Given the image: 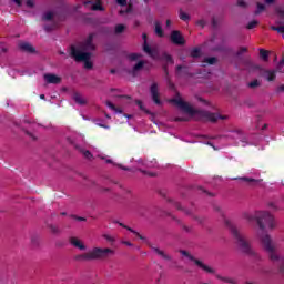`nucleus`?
<instances>
[{"label": "nucleus", "mask_w": 284, "mask_h": 284, "mask_svg": "<svg viewBox=\"0 0 284 284\" xmlns=\"http://www.w3.org/2000/svg\"><path fill=\"white\" fill-rule=\"evenodd\" d=\"M180 254H182V256H185L189 261L195 263V265H197V267H201V270L206 272V274H215L216 271L214 268L205 265L203 262H201V260H196L192 254H190V252L185 250H180Z\"/></svg>", "instance_id": "nucleus-7"}, {"label": "nucleus", "mask_w": 284, "mask_h": 284, "mask_svg": "<svg viewBox=\"0 0 284 284\" xmlns=\"http://www.w3.org/2000/svg\"><path fill=\"white\" fill-rule=\"evenodd\" d=\"M143 51H144L146 54H149V57H152V54L154 53V52L152 51V48L148 45V42H144V44H143Z\"/></svg>", "instance_id": "nucleus-30"}, {"label": "nucleus", "mask_w": 284, "mask_h": 284, "mask_svg": "<svg viewBox=\"0 0 284 284\" xmlns=\"http://www.w3.org/2000/svg\"><path fill=\"white\" fill-rule=\"evenodd\" d=\"M106 105L108 108H110V110H116V105H114V103H112L111 101H106Z\"/></svg>", "instance_id": "nucleus-44"}, {"label": "nucleus", "mask_w": 284, "mask_h": 284, "mask_svg": "<svg viewBox=\"0 0 284 284\" xmlns=\"http://www.w3.org/2000/svg\"><path fill=\"white\" fill-rule=\"evenodd\" d=\"M171 42L174 45H183L185 43V38L183 37V33L179 30H173L170 36Z\"/></svg>", "instance_id": "nucleus-9"}, {"label": "nucleus", "mask_w": 284, "mask_h": 284, "mask_svg": "<svg viewBox=\"0 0 284 284\" xmlns=\"http://www.w3.org/2000/svg\"><path fill=\"white\" fill-rule=\"evenodd\" d=\"M237 6L240 8H247V2H245V0H237Z\"/></svg>", "instance_id": "nucleus-41"}, {"label": "nucleus", "mask_w": 284, "mask_h": 284, "mask_svg": "<svg viewBox=\"0 0 284 284\" xmlns=\"http://www.w3.org/2000/svg\"><path fill=\"white\" fill-rule=\"evenodd\" d=\"M161 60L174 65V58H172L168 52L162 53Z\"/></svg>", "instance_id": "nucleus-22"}, {"label": "nucleus", "mask_w": 284, "mask_h": 284, "mask_svg": "<svg viewBox=\"0 0 284 284\" xmlns=\"http://www.w3.org/2000/svg\"><path fill=\"white\" fill-rule=\"evenodd\" d=\"M100 128H104V130H110V125L106 124H99Z\"/></svg>", "instance_id": "nucleus-59"}, {"label": "nucleus", "mask_w": 284, "mask_h": 284, "mask_svg": "<svg viewBox=\"0 0 284 284\" xmlns=\"http://www.w3.org/2000/svg\"><path fill=\"white\" fill-rule=\"evenodd\" d=\"M244 52H247V47H241L240 50L236 52V57H241Z\"/></svg>", "instance_id": "nucleus-40"}, {"label": "nucleus", "mask_w": 284, "mask_h": 284, "mask_svg": "<svg viewBox=\"0 0 284 284\" xmlns=\"http://www.w3.org/2000/svg\"><path fill=\"white\" fill-rule=\"evenodd\" d=\"M257 10L255 11V14H261V12H264L265 10V4L257 2Z\"/></svg>", "instance_id": "nucleus-32"}, {"label": "nucleus", "mask_w": 284, "mask_h": 284, "mask_svg": "<svg viewBox=\"0 0 284 284\" xmlns=\"http://www.w3.org/2000/svg\"><path fill=\"white\" fill-rule=\"evenodd\" d=\"M120 225H121V227H124L129 232H132V234H135V236H139L141 241H145V236L141 235L139 232L134 231L132 227L125 226V225H123V223H120Z\"/></svg>", "instance_id": "nucleus-23"}, {"label": "nucleus", "mask_w": 284, "mask_h": 284, "mask_svg": "<svg viewBox=\"0 0 284 284\" xmlns=\"http://www.w3.org/2000/svg\"><path fill=\"white\" fill-rule=\"evenodd\" d=\"M130 61H136L138 59H141V54L139 53H131L129 54Z\"/></svg>", "instance_id": "nucleus-36"}, {"label": "nucleus", "mask_w": 284, "mask_h": 284, "mask_svg": "<svg viewBox=\"0 0 284 284\" xmlns=\"http://www.w3.org/2000/svg\"><path fill=\"white\" fill-rule=\"evenodd\" d=\"M225 225L229 227L232 236L235 239V243L239 245L240 250L248 256H256V252L254 248H252V245H250V242L247 239H245V235H243V233H241V231H239V229H236V226L232 224L230 220L225 221Z\"/></svg>", "instance_id": "nucleus-4"}, {"label": "nucleus", "mask_w": 284, "mask_h": 284, "mask_svg": "<svg viewBox=\"0 0 284 284\" xmlns=\"http://www.w3.org/2000/svg\"><path fill=\"white\" fill-rule=\"evenodd\" d=\"M69 242L73 245V247H78V250L85 251V244L81 242L78 237H70Z\"/></svg>", "instance_id": "nucleus-15"}, {"label": "nucleus", "mask_w": 284, "mask_h": 284, "mask_svg": "<svg viewBox=\"0 0 284 284\" xmlns=\"http://www.w3.org/2000/svg\"><path fill=\"white\" fill-rule=\"evenodd\" d=\"M103 239H105V241H108V243H111V245H114V242L116 241V240L114 239V236L108 235V234H104V235H103Z\"/></svg>", "instance_id": "nucleus-33"}, {"label": "nucleus", "mask_w": 284, "mask_h": 284, "mask_svg": "<svg viewBox=\"0 0 284 284\" xmlns=\"http://www.w3.org/2000/svg\"><path fill=\"white\" fill-rule=\"evenodd\" d=\"M118 166H120L121 170H124L125 172H130V168H128V166H123L121 164H118Z\"/></svg>", "instance_id": "nucleus-55"}, {"label": "nucleus", "mask_w": 284, "mask_h": 284, "mask_svg": "<svg viewBox=\"0 0 284 284\" xmlns=\"http://www.w3.org/2000/svg\"><path fill=\"white\" fill-rule=\"evenodd\" d=\"M91 10H93L94 12H103L105 8H103L101 0H95V3L92 4Z\"/></svg>", "instance_id": "nucleus-19"}, {"label": "nucleus", "mask_w": 284, "mask_h": 284, "mask_svg": "<svg viewBox=\"0 0 284 284\" xmlns=\"http://www.w3.org/2000/svg\"><path fill=\"white\" fill-rule=\"evenodd\" d=\"M163 71H164V73H165L166 77H168V74H170V71L168 70V65H164V67H163Z\"/></svg>", "instance_id": "nucleus-56"}, {"label": "nucleus", "mask_w": 284, "mask_h": 284, "mask_svg": "<svg viewBox=\"0 0 284 284\" xmlns=\"http://www.w3.org/2000/svg\"><path fill=\"white\" fill-rule=\"evenodd\" d=\"M92 3H94L92 0L84 1V6H92Z\"/></svg>", "instance_id": "nucleus-58"}, {"label": "nucleus", "mask_w": 284, "mask_h": 284, "mask_svg": "<svg viewBox=\"0 0 284 284\" xmlns=\"http://www.w3.org/2000/svg\"><path fill=\"white\" fill-rule=\"evenodd\" d=\"M18 48L22 52H28L29 54H34L37 52V49H34L30 42H19Z\"/></svg>", "instance_id": "nucleus-12"}, {"label": "nucleus", "mask_w": 284, "mask_h": 284, "mask_svg": "<svg viewBox=\"0 0 284 284\" xmlns=\"http://www.w3.org/2000/svg\"><path fill=\"white\" fill-rule=\"evenodd\" d=\"M54 19V13L52 11H48L42 16L43 21H52Z\"/></svg>", "instance_id": "nucleus-27"}, {"label": "nucleus", "mask_w": 284, "mask_h": 284, "mask_svg": "<svg viewBox=\"0 0 284 284\" xmlns=\"http://www.w3.org/2000/svg\"><path fill=\"white\" fill-rule=\"evenodd\" d=\"M258 26V20H252L251 22L247 23L246 30H254Z\"/></svg>", "instance_id": "nucleus-31"}, {"label": "nucleus", "mask_w": 284, "mask_h": 284, "mask_svg": "<svg viewBox=\"0 0 284 284\" xmlns=\"http://www.w3.org/2000/svg\"><path fill=\"white\" fill-rule=\"evenodd\" d=\"M258 85H261V82H258V80H253L252 82L248 83V88H258Z\"/></svg>", "instance_id": "nucleus-37"}, {"label": "nucleus", "mask_w": 284, "mask_h": 284, "mask_svg": "<svg viewBox=\"0 0 284 284\" xmlns=\"http://www.w3.org/2000/svg\"><path fill=\"white\" fill-rule=\"evenodd\" d=\"M24 133L27 134V136H30L32 141H37V136H34V134H32L30 131H24Z\"/></svg>", "instance_id": "nucleus-45"}, {"label": "nucleus", "mask_w": 284, "mask_h": 284, "mask_svg": "<svg viewBox=\"0 0 284 284\" xmlns=\"http://www.w3.org/2000/svg\"><path fill=\"white\" fill-rule=\"evenodd\" d=\"M71 57L77 61L78 63L83 62L84 68L87 70H92L93 65L90 59H92V52H82L81 50L77 49V47L71 45Z\"/></svg>", "instance_id": "nucleus-5"}, {"label": "nucleus", "mask_w": 284, "mask_h": 284, "mask_svg": "<svg viewBox=\"0 0 284 284\" xmlns=\"http://www.w3.org/2000/svg\"><path fill=\"white\" fill-rule=\"evenodd\" d=\"M174 207H176V210H183V206H181L179 202H174Z\"/></svg>", "instance_id": "nucleus-52"}, {"label": "nucleus", "mask_w": 284, "mask_h": 284, "mask_svg": "<svg viewBox=\"0 0 284 284\" xmlns=\"http://www.w3.org/2000/svg\"><path fill=\"white\" fill-rule=\"evenodd\" d=\"M171 268H175V270H183V265H179L176 261L173 262V266H170Z\"/></svg>", "instance_id": "nucleus-42"}, {"label": "nucleus", "mask_w": 284, "mask_h": 284, "mask_svg": "<svg viewBox=\"0 0 284 284\" xmlns=\"http://www.w3.org/2000/svg\"><path fill=\"white\" fill-rule=\"evenodd\" d=\"M197 26H201L202 28H205V20L197 21Z\"/></svg>", "instance_id": "nucleus-54"}, {"label": "nucleus", "mask_w": 284, "mask_h": 284, "mask_svg": "<svg viewBox=\"0 0 284 284\" xmlns=\"http://www.w3.org/2000/svg\"><path fill=\"white\" fill-rule=\"evenodd\" d=\"M44 80L47 81V83H52L53 85H59V83H61V77L54 73H45Z\"/></svg>", "instance_id": "nucleus-13"}, {"label": "nucleus", "mask_w": 284, "mask_h": 284, "mask_svg": "<svg viewBox=\"0 0 284 284\" xmlns=\"http://www.w3.org/2000/svg\"><path fill=\"white\" fill-rule=\"evenodd\" d=\"M264 77H265L266 81H274L276 79V71L265 70Z\"/></svg>", "instance_id": "nucleus-21"}, {"label": "nucleus", "mask_w": 284, "mask_h": 284, "mask_svg": "<svg viewBox=\"0 0 284 284\" xmlns=\"http://www.w3.org/2000/svg\"><path fill=\"white\" fill-rule=\"evenodd\" d=\"M150 247L154 252V254L160 256V258H162L163 261H169V262L173 261L172 255L165 253V251H163L156 246H153V245H150Z\"/></svg>", "instance_id": "nucleus-11"}, {"label": "nucleus", "mask_w": 284, "mask_h": 284, "mask_svg": "<svg viewBox=\"0 0 284 284\" xmlns=\"http://www.w3.org/2000/svg\"><path fill=\"white\" fill-rule=\"evenodd\" d=\"M28 8H34V0H27Z\"/></svg>", "instance_id": "nucleus-48"}, {"label": "nucleus", "mask_w": 284, "mask_h": 284, "mask_svg": "<svg viewBox=\"0 0 284 284\" xmlns=\"http://www.w3.org/2000/svg\"><path fill=\"white\" fill-rule=\"evenodd\" d=\"M71 219H75V221H85V217H81L77 215H71Z\"/></svg>", "instance_id": "nucleus-49"}, {"label": "nucleus", "mask_w": 284, "mask_h": 284, "mask_svg": "<svg viewBox=\"0 0 284 284\" xmlns=\"http://www.w3.org/2000/svg\"><path fill=\"white\" fill-rule=\"evenodd\" d=\"M75 150H78L81 154H83L84 159H88L90 161V159H92V153L89 150H84L83 148L75 145Z\"/></svg>", "instance_id": "nucleus-20"}, {"label": "nucleus", "mask_w": 284, "mask_h": 284, "mask_svg": "<svg viewBox=\"0 0 284 284\" xmlns=\"http://www.w3.org/2000/svg\"><path fill=\"white\" fill-rule=\"evenodd\" d=\"M13 1H14V3H16L19 8H21V6H22L21 0H13Z\"/></svg>", "instance_id": "nucleus-57"}, {"label": "nucleus", "mask_w": 284, "mask_h": 284, "mask_svg": "<svg viewBox=\"0 0 284 284\" xmlns=\"http://www.w3.org/2000/svg\"><path fill=\"white\" fill-rule=\"evenodd\" d=\"M215 278H217V281H222V283L239 284L234 277H227L221 274H215Z\"/></svg>", "instance_id": "nucleus-17"}, {"label": "nucleus", "mask_w": 284, "mask_h": 284, "mask_svg": "<svg viewBox=\"0 0 284 284\" xmlns=\"http://www.w3.org/2000/svg\"><path fill=\"white\" fill-rule=\"evenodd\" d=\"M205 63H209V65H214V63H216V58L211 57V58H206L204 59Z\"/></svg>", "instance_id": "nucleus-35"}, {"label": "nucleus", "mask_w": 284, "mask_h": 284, "mask_svg": "<svg viewBox=\"0 0 284 284\" xmlns=\"http://www.w3.org/2000/svg\"><path fill=\"white\" fill-rule=\"evenodd\" d=\"M143 65H145V62H143V60L139 61V62L133 67V72H139V70H143Z\"/></svg>", "instance_id": "nucleus-29"}, {"label": "nucleus", "mask_w": 284, "mask_h": 284, "mask_svg": "<svg viewBox=\"0 0 284 284\" xmlns=\"http://www.w3.org/2000/svg\"><path fill=\"white\" fill-rule=\"evenodd\" d=\"M124 12L129 14V12H132V8L129 7L125 11L121 10L120 14H124Z\"/></svg>", "instance_id": "nucleus-53"}, {"label": "nucleus", "mask_w": 284, "mask_h": 284, "mask_svg": "<svg viewBox=\"0 0 284 284\" xmlns=\"http://www.w3.org/2000/svg\"><path fill=\"white\" fill-rule=\"evenodd\" d=\"M114 256V250L109 247H93L91 251L74 256V261L79 263H85L89 261H105Z\"/></svg>", "instance_id": "nucleus-3"}, {"label": "nucleus", "mask_w": 284, "mask_h": 284, "mask_svg": "<svg viewBox=\"0 0 284 284\" xmlns=\"http://www.w3.org/2000/svg\"><path fill=\"white\" fill-rule=\"evenodd\" d=\"M240 181H245V183H247L251 187H258V185H261V183H263V179H253V178H247V176H243V178H239Z\"/></svg>", "instance_id": "nucleus-14"}, {"label": "nucleus", "mask_w": 284, "mask_h": 284, "mask_svg": "<svg viewBox=\"0 0 284 284\" xmlns=\"http://www.w3.org/2000/svg\"><path fill=\"white\" fill-rule=\"evenodd\" d=\"M190 57L192 59H199L201 57V49L194 48L193 50H191Z\"/></svg>", "instance_id": "nucleus-26"}, {"label": "nucleus", "mask_w": 284, "mask_h": 284, "mask_svg": "<svg viewBox=\"0 0 284 284\" xmlns=\"http://www.w3.org/2000/svg\"><path fill=\"white\" fill-rule=\"evenodd\" d=\"M263 274H265L266 276H272V274H274V271H272V270H264Z\"/></svg>", "instance_id": "nucleus-47"}, {"label": "nucleus", "mask_w": 284, "mask_h": 284, "mask_svg": "<svg viewBox=\"0 0 284 284\" xmlns=\"http://www.w3.org/2000/svg\"><path fill=\"white\" fill-rule=\"evenodd\" d=\"M113 112H116L118 114H123V109L115 106V109H113Z\"/></svg>", "instance_id": "nucleus-50"}, {"label": "nucleus", "mask_w": 284, "mask_h": 284, "mask_svg": "<svg viewBox=\"0 0 284 284\" xmlns=\"http://www.w3.org/2000/svg\"><path fill=\"white\" fill-rule=\"evenodd\" d=\"M175 121H187V119L179 116V118H175Z\"/></svg>", "instance_id": "nucleus-62"}, {"label": "nucleus", "mask_w": 284, "mask_h": 284, "mask_svg": "<svg viewBox=\"0 0 284 284\" xmlns=\"http://www.w3.org/2000/svg\"><path fill=\"white\" fill-rule=\"evenodd\" d=\"M171 103L178 105L180 110H182L186 114H190V116H195L196 121H211V123H216L219 119H221L222 121H225V119H227V115H219L210 111H199L193 109V106L190 105V103L181 99L180 93H178V98L171 100Z\"/></svg>", "instance_id": "nucleus-2"}, {"label": "nucleus", "mask_w": 284, "mask_h": 284, "mask_svg": "<svg viewBox=\"0 0 284 284\" xmlns=\"http://www.w3.org/2000/svg\"><path fill=\"white\" fill-rule=\"evenodd\" d=\"M44 30H45V32H51L52 27H50V26H45V27H44Z\"/></svg>", "instance_id": "nucleus-61"}, {"label": "nucleus", "mask_w": 284, "mask_h": 284, "mask_svg": "<svg viewBox=\"0 0 284 284\" xmlns=\"http://www.w3.org/2000/svg\"><path fill=\"white\" fill-rule=\"evenodd\" d=\"M277 92H284V84H282V85H280V87L277 88Z\"/></svg>", "instance_id": "nucleus-60"}, {"label": "nucleus", "mask_w": 284, "mask_h": 284, "mask_svg": "<svg viewBox=\"0 0 284 284\" xmlns=\"http://www.w3.org/2000/svg\"><path fill=\"white\" fill-rule=\"evenodd\" d=\"M179 18L181 19V21H190V14L184 12L183 9L179 10Z\"/></svg>", "instance_id": "nucleus-25"}, {"label": "nucleus", "mask_w": 284, "mask_h": 284, "mask_svg": "<svg viewBox=\"0 0 284 284\" xmlns=\"http://www.w3.org/2000/svg\"><path fill=\"white\" fill-rule=\"evenodd\" d=\"M50 231L52 232V234H59L61 231L59 230V226L55 225H50Z\"/></svg>", "instance_id": "nucleus-38"}, {"label": "nucleus", "mask_w": 284, "mask_h": 284, "mask_svg": "<svg viewBox=\"0 0 284 284\" xmlns=\"http://www.w3.org/2000/svg\"><path fill=\"white\" fill-rule=\"evenodd\" d=\"M284 64V59H282L277 65V72H281V68L283 67Z\"/></svg>", "instance_id": "nucleus-51"}, {"label": "nucleus", "mask_w": 284, "mask_h": 284, "mask_svg": "<svg viewBox=\"0 0 284 284\" xmlns=\"http://www.w3.org/2000/svg\"><path fill=\"white\" fill-rule=\"evenodd\" d=\"M94 37H97L95 33H90L87 39L78 44V50H80V52H94V50H97Z\"/></svg>", "instance_id": "nucleus-6"}, {"label": "nucleus", "mask_w": 284, "mask_h": 284, "mask_svg": "<svg viewBox=\"0 0 284 284\" xmlns=\"http://www.w3.org/2000/svg\"><path fill=\"white\" fill-rule=\"evenodd\" d=\"M181 227L184 232H186L187 234H190L192 232V226H187L185 224H181Z\"/></svg>", "instance_id": "nucleus-39"}, {"label": "nucleus", "mask_w": 284, "mask_h": 284, "mask_svg": "<svg viewBox=\"0 0 284 284\" xmlns=\"http://www.w3.org/2000/svg\"><path fill=\"white\" fill-rule=\"evenodd\" d=\"M260 57L263 61H270V51L260 49Z\"/></svg>", "instance_id": "nucleus-24"}, {"label": "nucleus", "mask_w": 284, "mask_h": 284, "mask_svg": "<svg viewBox=\"0 0 284 284\" xmlns=\"http://www.w3.org/2000/svg\"><path fill=\"white\" fill-rule=\"evenodd\" d=\"M150 94H151V99L153 101V103H155V105H161V94L159 93V83L153 82L150 87Z\"/></svg>", "instance_id": "nucleus-8"}, {"label": "nucleus", "mask_w": 284, "mask_h": 284, "mask_svg": "<svg viewBox=\"0 0 284 284\" xmlns=\"http://www.w3.org/2000/svg\"><path fill=\"white\" fill-rule=\"evenodd\" d=\"M154 26H155L154 28L155 34L160 38L165 37V33H163V27L161 26V22L155 21Z\"/></svg>", "instance_id": "nucleus-18"}, {"label": "nucleus", "mask_w": 284, "mask_h": 284, "mask_svg": "<svg viewBox=\"0 0 284 284\" xmlns=\"http://www.w3.org/2000/svg\"><path fill=\"white\" fill-rule=\"evenodd\" d=\"M244 219L248 223H254L256 221L262 233H258V239L263 250L266 252L270 261L278 268L280 274L284 276V256L278 254V245L274 243L272 236L265 233V225L270 230L276 227V222H274V216L270 212L256 211L255 214H245Z\"/></svg>", "instance_id": "nucleus-1"}, {"label": "nucleus", "mask_w": 284, "mask_h": 284, "mask_svg": "<svg viewBox=\"0 0 284 284\" xmlns=\"http://www.w3.org/2000/svg\"><path fill=\"white\" fill-rule=\"evenodd\" d=\"M72 99L73 101L78 104V105H87L88 101L83 99V95H81V93L79 92H73L72 94Z\"/></svg>", "instance_id": "nucleus-16"}, {"label": "nucleus", "mask_w": 284, "mask_h": 284, "mask_svg": "<svg viewBox=\"0 0 284 284\" xmlns=\"http://www.w3.org/2000/svg\"><path fill=\"white\" fill-rule=\"evenodd\" d=\"M271 30H274L275 32H278L280 34H284V26L278 27H271Z\"/></svg>", "instance_id": "nucleus-34"}, {"label": "nucleus", "mask_w": 284, "mask_h": 284, "mask_svg": "<svg viewBox=\"0 0 284 284\" xmlns=\"http://www.w3.org/2000/svg\"><path fill=\"white\" fill-rule=\"evenodd\" d=\"M175 75L179 77L180 79L183 77L192 78L194 77V73L190 72V67L179 64L175 68Z\"/></svg>", "instance_id": "nucleus-10"}, {"label": "nucleus", "mask_w": 284, "mask_h": 284, "mask_svg": "<svg viewBox=\"0 0 284 284\" xmlns=\"http://www.w3.org/2000/svg\"><path fill=\"white\" fill-rule=\"evenodd\" d=\"M278 14H280V17H284V11H283V10H280V11H278Z\"/></svg>", "instance_id": "nucleus-64"}, {"label": "nucleus", "mask_w": 284, "mask_h": 284, "mask_svg": "<svg viewBox=\"0 0 284 284\" xmlns=\"http://www.w3.org/2000/svg\"><path fill=\"white\" fill-rule=\"evenodd\" d=\"M135 103L140 108V110H145V108L143 106V102L141 100H136Z\"/></svg>", "instance_id": "nucleus-46"}, {"label": "nucleus", "mask_w": 284, "mask_h": 284, "mask_svg": "<svg viewBox=\"0 0 284 284\" xmlns=\"http://www.w3.org/2000/svg\"><path fill=\"white\" fill-rule=\"evenodd\" d=\"M118 6L125 7L128 6V0H115Z\"/></svg>", "instance_id": "nucleus-43"}, {"label": "nucleus", "mask_w": 284, "mask_h": 284, "mask_svg": "<svg viewBox=\"0 0 284 284\" xmlns=\"http://www.w3.org/2000/svg\"><path fill=\"white\" fill-rule=\"evenodd\" d=\"M123 244L128 245L129 247H132V242L124 241Z\"/></svg>", "instance_id": "nucleus-63"}, {"label": "nucleus", "mask_w": 284, "mask_h": 284, "mask_svg": "<svg viewBox=\"0 0 284 284\" xmlns=\"http://www.w3.org/2000/svg\"><path fill=\"white\" fill-rule=\"evenodd\" d=\"M125 32V24L115 26V34H123Z\"/></svg>", "instance_id": "nucleus-28"}]
</instances>
